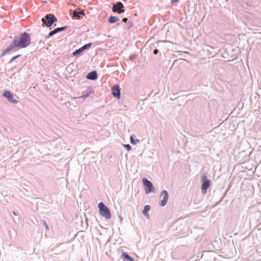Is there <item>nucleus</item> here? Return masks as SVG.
Wrapping results in <instances>:
<instances>
[{"instance_id": "9b49d317", "label": "nucleus", "mask_w": 261, "mask_h": 261, "mask_svg": "<svg viewBox=\"0 0 261 261\" xmlns=\"http://www.w3.org/2000/svg\"><path fill=\"white\" fill-rule=\"evenodd\" d=\"M92 93H94V91H93V90L91 87H89L86 90L83 92V95L79 97V98H82L84 99L86 98L89 97L90 94Z\"/></svg>"}, {"instance_id": "412c9836", "label": "nucleus", "mask_w": 261, "mask_h": 261, "mask_svg": "<svg viewBox=\"0 0 261 261\" xmlns=\"http://www.w3.org/2000/svg\"><path fill=\"white\" fill-rule=\"evenodd\" d=\"M57 34V33H56L55 30H54L51 31V32H50L49 33V34H48V37H51V36H53L54 35H55V34Z\"/></svg>"}, {"instance_id": "7ed1b4c3", "label": "nucleus", "mask_w": 261, "mask_h": 261, "mask_svg": "<svg viewBox=\"0 0 261 261\" xmlns=\"http://www.w3.org/2000/svg\"><path fill=\"white\" fill-rule=\"evenodd\" d=\"M42 22L47 27H51L54 23L57 21V18L53 14H46L44 18H42Z\"/></svg>"}, {"instance_id": "bb28decb", "label": "nucleus", "mask_w": 261, "mask_h": 261, "mask_svg": "<svg viewBox=\"0 0 261 261\" xmlns=\"http://www.w3.org/2000/svg\"><path fill=\"white\" fill-rule=\"evenodd\" d=\"M55 30V32L56 33H58L59 32H60V30H59V28H57L55 29H54Z\"/></svg>"}, {"instance_id": "dca6fc26", "label": "nucleus", "mask_w": 261, "mask_h": 261, "mask_svg": "<svg viewBox=\"0 0 261 261\" xmlns=\"http://www.w3.org/2000/svg\"><path fill=\"white\" fill-rule=\"evenodd\" d=\"M84 51V49L82 48V47H81L79 49H76L72 54L73 56H76L77 55H80L83 51Z\"/></svg>"}, {"instance_id": "c85d7f7f", "label": "nucleus", "mask_w": 261, "mask_h": 261, "mask_svg": "<svg viewBox=\"0 0 261 261\" xmlns=\"http://www.w3.org/2000/svg\"><path fill=\"white\" fill-rule=\"evenodd\" d=\"M131 27H132V23H130V25H129L128 28H130Z\"/></svg>"}, {"instance_id": "0eeeda50", "label": "nucleus", "mask_w": 261, "mask_h": 261, "mask_svg": "<svg viewBox=\"0 0 261 261\" xmlns=\"http://www.w3.org/2000/svg\"><path fill=\"white\" fill-rule=\"evenodd\" d=\"M3 96L7 98V100L11 103L17 104L18 102V100L14 98L13 94L10 91H5L3 93Z\"/></svg>"}, {"instance_id": "39448f33", "label": "nucleus", "mask_w": 261, "mask_h": 261, "mask_svg": "<svg viewBox=\"0 0 261 261\" xmlns=\"http://www.w3.org/2000/svg\"><path fill=\"white\" fill-rule=\"evenodd\" d=\"M123 8L124 5L121 2H119L113 4L112 9L113 12L121 14L124 12Z\"/></svg>"}, {"instance_id": "f03ea898", "label": "nucleus", "mask_w": 261, "mask_h": 261, "mask_svg": "<svg viewBox=\"0 0 261 261\" xmlns=\"http://www.w3.org/2000/svg\"><path fill=\"white\" fill-rule=\"evenodd\" d=\"M98 206L99 209V213L101 216L107 220L111 218V213L110 209L103 202H100Z\"/></svg>"}, {"instance_id": "ddd939ff", "label": "nucleus", "mask_w": 261, "mask_h": 261, "mask_svg": "<svg viewBox=\"0 0 261 261\" xmlns=\"http://www.w3.org/2000/svg\"><path fill=\"white\" fill-rule=\"evenodd\" d=\"M121 257L123 259L124 261H134V259L126 252L122 253Z\"/></svg>"}, {"instance_id": "a878e982", "label": "nucleus", "mask_w": 261, "mask_h": 261, "mask_svg": "<svg viewBox=\"0 0 261 261\" xmlns=\"http://www.w3.org/2000/svg\"><path fill=\"white\" fill-rule=\"evenodd\" d=\"M178 0H171V3L173 4L175 3H176Z\"/></svg>"}, {"instance_id": "cd10ccee", "label": "nucleus", "mask_w": 261, "mask_h": 261, "mask_svg": "<svg viewBox=\"0 0 261 261\" xmlns=\"http://www.w3.org/2000/svg\"><path fill=\"white\" fill-rule=\"evenodd\" d=\"M13 215H15V216L17 215V214L16 213V212H15V211H13Z\"/></svg>"}, {"instance_id": "393cba45", "label": "nucleus", "mask_w": 261, "mask_h": 261, "mask_svg": "<svg viewBox=\"0 0 261 261\" xmlns=\"http://www.w3.org/2000/svg\"><path fill=\"white\" fill-rule=\"evenodd\" d=\"M128 20V19L127 18H124L123 19H122V21H123L125 23H126L127 21Z\"/></svg>"}, {"instance_id": "f3484780", "label": "nucleus", "mask_w": 261, "mask_h": 261, "mask_svg": "<svg viewBox=\"0 0 261 261\" xmlns=\"http://www.w3.org/2000/svg\"><path fill=\"white\" fill-rule=\"evenodd\" d=\"M130 143L132 144H134V145L137 144L138 143H139L140 142L139 139H134L132 136L130 137Z\"/></svg>"}, {"instance_id": "4be33fe9", "label": "nucleus", "mask_w": 261, "mask_h": 261, "mask_svg": "<svg viewBox=\"0 0 261 261\" xmlns=\"http://www.w3.org/2000/svg\"><path fill=\"white\" fill-rule=\"evenodd\" d=\"M124 147L128 150L129 151L131 149V146L129 144L124 145Z\"/></svg>"}, {"instance_id": "9d476101", "label": "nucleus", "mask_w": 261, "mask_h": 261, "mask_svg": "<svg viewBox=\"0 0 261 261\" xmlns=\"http://www.w3.org/2000/svg\"><path fill=\"white\" fill-rule=\"evenodd\" d=\"M112 93L113 96L117 98H120V89L118 85H114L112 88Z\"/></svg>"}, {"instance_id": "423d86ee", "label": "nucleus", "mask_w": 261, "mask_h": 261, "mask_svg": "<svg viewBox=\"0 0 261 261\" xmlns=\"http://www.w3.org/2000/svg\"><path fill=\"white\" fill-rule=\"evenodd\" d=\"M201 181L202 182L201 186L202 192L203 194H205L206 193V190L210 186V181L207 179V177L205 175L202 176Z\"/></svg>"}, {"instance_id": "a211bd4d", "label": "nucleus", "mask_w": 261, "mask_h": 261, "mask_svg": "<svg viewBox=\"0 0 261 261\" xmlns=\"http://www.w3.org/2000/svg\"><path fill=\"white\" fill-rule=\"evenodd\" d=\"M21 56V55H17L15 56H14L9 61V63H11L13 61L19 58Z\"/></svg>"}, {"instance_id": "4468645a", "label": "nucleus", "mask_w": 261, "mask_h": 261, "mask_svg": "<svg viewBox=\"0 0 261 261\" xmlns=\"http://www.w3.org/2000/svg\"><path fill=\"white\" fill-rule=\"evenodd\" d=\"M150 207L148 205H146L144 206V210H143L142 213L147 218H149V215L148 213V211L150 210Z\"/></svg>"}, {"instance_id": "6e6552de", "label": "nucleus", "mask_w": 261, "mask_h": 261, "mask_svg": "<svg viewBox=\"0 0 261 261\" xmlns=\"http://www.w3.org/2000/svg\"><path fill=\"white\" fill-rule=\"evenodd\" d=\"M144 186L145 187V192L146 193H150L153 191V185L151 182L148 180L147 178H144L142 179Z\"/></svg>"}, {"instance_id": "1a4fd4ad", "label": "nucleus", "mask_w": 261, "mask_h": 261, "mask_svg": "<svg viewBox=\"0 0 261 261\" xmlns=\"http://www.w3.org/2000/svg\"><path fill=\"white\" fill-rule=\"evenodd\" d=\"M160 195L161 196H163V199L160 202V205L164 206L167 204L168 199V192L166 190H163L161 191Z\"/></svg>"}, {"instance_id": "aec40b11", "label": "nucleus", "mask_w": 261, "mask_h": 261, "mask_svg": "<svg viewBox=\"0 0 261 261\" xmlns=\"http://www.w3.org/2000/svg\"><path fill=\"white\" fill-rule=\"evenodd\" d=\"M43 224L44 225V226H45L46 229L47 231H48L49 230V226L48 225V224H47V223L46 222V221L45 220H43Z\"/></svg>"}, {"instance_id": "f8f14e48", "label": "nucleus", "mask_w": 261, "mask_h": 261, "mask_svg": "<svg viewBox=\"0 0 261 261\" xmlns=\"http://www.w3.org/2000/svg\"><path fill=\"white\" fill-rule=\"evenodd\" d=\"M87 78L91 80H95L97 78V74L96 71H92L88 73Z\"/></svg>"}, {"instance_id": "b1692460", "label": "nucleus", "mask_w": 261, "mask_h": 261, "mask_svg": "<svg viewBox=\"0 0 261 261\" xmlns=\"http://www.w3.org/2000/svg\"><path fill=\"white\" fill-rule=\"evenodd\" d=\"M158 52H159L158 49H154V50H153V54H154V55H156V54L158 53Z\"/></svg>"}, {"instance_id": "20e7f679", "label": "nucleus", "mask_w": 261, "mask_h": 261, "mask_svg": "<svg viewBox=\"0 0 261 261\" xmlns=\"http://www.w3.org/2000/svg\"><path fill=\"white\" fill-rule=\"evenodd\" d=\"M70 15L73 19H80L85 15V12L83 10L77 9L73 11L70 10Z\"/></svg>"}, {"instance_id": "2eb2a0df", "label": "nucleus", "mask_w": 261, "mask_h": 261, "mask_svg": "<svg viewBox=\"0 0 261 261\" xmlns=\"http://www.w3.org/2000/svg\"><path fill=\"white\" fill-rule=\"evenodd\" d=\"M119 20V18L117 16H110L109 18L108 21L110 23H114Z\"/></svg>"}, {"instance_id": "6ab92c4d", "label": "nucleus", "mask_w": 261, "mask_h": 261, "mask_svg": "<svg viewBox=\"0 0 261 261\" xmlns=\"http://www.w3.org/2000/svg\"><path fill=\"white\" fill-rule=\"evenodd\" d=\"M91 45H92V43H88V44H86L84 45L82 47V48L84 50L87 49L89 48V47H90Z\"/></svg>"}, {"instance_id": "f257e3e1", "label": "nucleus", "mask_w": 261, "mask_h": 261, "mask_svg": "<svg viewBox=\"0 0 261 261\" xmlns=\"http://www.w3.org/2000/svg\"><path fill=\"white\" fill-rule=\"evenodd\" d=\"M31 41V38L30 34L24 32L19 36L14 37L12 42L3 51L1 57L5 56L10 51L14 50L15 48H23L28 46Z\"/></svg>"}, {"instance_id": "5701e85b", "label": "nucleus", "mask_w": 261, "mask_h": 261, "mask_svg": "<svg viewBox=\"0 0 261 261\" xmlns=\"http://www.w3.org/2000/svg\"><path fill=\"white\" fill-rule=\"evenodd\" d=\"M59 28V30H60V32H61V31L65 30L67 28V27L65 26V27H60V28Z\"/></svg>"}]
</instances>
